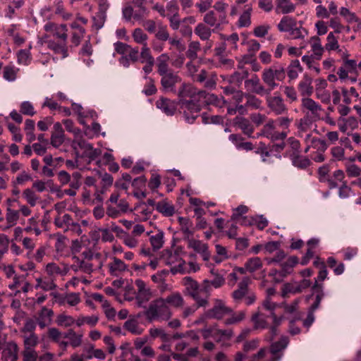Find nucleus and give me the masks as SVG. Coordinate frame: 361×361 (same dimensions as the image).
<instances>
[{"instance_id":"1","label":"nucleus","mask_w":361,"mask_h":361,"mask_svg":"<svg viewBox=\"0 0 361 361\" xmlns=\"http://www.w3.org/2000/svg\"><path fill=\"white\" fill-rule=\"evenodd\" d=\"M169 56L166 53L161 54L157 59V73L161 76V85L164 91L173 92L175 85L181 81L178 73L169 67Z\"/></svg>"},{"instance_id":"2","label":"nucleus","mask_w":361,"mask_h":361,"mask_svg":"<svg viewBox=\"0 0 361 361\" xmlns=\"http://www.w3.org/2000/svg\"><path fill=\"white\" fill-rule=\"evenodd\" d=\"M276 307L277 305L275 302H271L269 299H266L263 302L262 307L259 308L258 312L252 315V322H255L256 326L264 328L268 323L267 319L270 318L273 324L280 325L282 318L275 315L274 310Z\"/></svg>"},{"instance_id":"3","label":"nucleus","mask_w":361,"mask_h":361,"mask_svg":"<svg viewBox=\"0 0 361 361\" xmlns=\"http://www.w3.org/2000/svg\"><path fill=\"white\" fill-rule=\"evenodd\" d=\"M82 258L78 256H73V261L71 269L75 271H80L85 274H90L93 271L94 264L91 261L99 259V255L94 253L90 250H86L81 254Z\"/></svg>"},{"instance_id":"4","label":"nucleus","mask_w":361,"mask_h":361,"mask_svg":"<svg viewBox=\"0 0 361 361\" xmlns=\"http://www.w3.org/2000/svg\"><path fill=\"white\" fill-rule=\"evenodd\" d=\"M143 314L150 322L157 319L168 320L171 316V310L163 298L152 301Z\"/></svg>"},{"instance_id":"5","label":"nucleus","mask_w":361,"mask_h":361,"mask_svg":"<svg viewBox=\"0 0 361 361\" xmlns=\"http://www.w3.org/2000/svg\"><path fill=\"white\" fill-rule=\"evenodd\" d=\"M286 78V71L283 67H279V68H274L270 67L265 68L262 74V79L263 82L267 85V88L266 90L269 91V95L271 92L273 91L278 87V83L275 82V80L279 81H283Z\"/></svg>"},{"instance_id":"6","label":"nucleus","mask_w":361,"mask_h":361,"mask_svg":"<svg viewBox=\"0 0 361 361\" xmlns=\"http://www.w3.org/2000/svg\"><path fill=\"white\" fill-rule=\"evenodd\" d=\"M178 104L183 112L185 121L188 123H192L195 121L202 109V104L198 101V98L182 99L178 102Z\"/></svg>"},{"instance_id":"7","label":"nucleus","mask_w":361,"mask_h":361,"mask_svg":"<svg viewBox=\"0 0 361 361\" xmlns=\"http://www.w3.org/2000/svg\"><path fill=\"white\" fill-rule=\"evenodd\" d=\"M183 284L187 294L195 301L198 307H206L209 305L208 300L200 295V285L196 281L190 276H185L183 279Z\"/></svg>"},{"instance_id":"8","label":"nucleus","mask_w":361,"mask_h":361,"mask_svg":"<svg viewBox=\"0 0 361 361\" xmlns=\"http://www.w3.org/2000/svg\"><path fill=\"white\" fill-rule=\"evenodd\" d=\"M137 286V292L135 296L134 305L138 308H147V305L152 296V291L147 286L145 281L141 279H137L135 282Z\"/></svg>"},{"instance_id":"9","label":"nucleus","mask_w":361,"mask_h":361,"mask_svg":"<svg viewBox=\"0 0 361 361\" xmlns=\"http://www.w3.org/2000/svg\"><path fill=\"white\" fill-rule=\"evenodd\" d=\"M212 308L204 313L202 319H221L226 314L233 312V310L226 305L225 302L221 299H214Z\"/></svg>"},{"instance_id":"10","label":"nucleus","mask_w":361,"mask_h":361,"mask_svg":"<svg viewBox=\"0 0 361 361\" xmlns=\"http://www.w3.org/2000/svg\"><path fill=\"white\" fill-rule=\"evenodd\" d=\"M161 258L167 265H172L173 264L178 263L177 267L171 268V272L173 274L177 272L185 273V262L180 258L177 251L165 250L163 251Z\"/></svg>"},{"instance_id":"11","label":"nucleus","mask_w":361,"mask_h":361,"mask_svg":"<svg viewBox=\"0 0 361 361\" xmlns=\"http://www.w3.org/2000/svg\"><path fill=\"white\" fill-rule=\"evenodd\" d=\"M73 147L75 149L80 148L83 150V156L87 157L92 160L95 159L99 154L100 151L94 149L92 145L85 141L82 137L78 136L73 141Z\"/></svg>"},{"instance_id":"12","label":"nucleus","mask_w":361,"mask_h":361,"mask_svg":"<svg viewBox=\"0 0 361 361\" xmlns=\"http://www.w3.org/2000/svg\"><path fill=\"white\" fill-rule=\"evenodd\" d=\"M54 315V313L51 309L43 306L33 318L40 329H44L52 324Z\"/></svg>"},{"instance_id":"13","label":"nucleus","mask_w":361,"mask_h":361,"mask_svg":"<svg viewBox=\"0 0 361 361\" xmlns=\"http://www.w3.org/2000/svg\"><path fill=\"white\" fill-rule=\"evenodd\" d=\"M325 295L323 283H319L317 281H314L312 286V294L307 297V300H312L313 302L310 307L312 310H316L319 307L320 302Z\"/></svg>"},{"instance_id":"14","label":"nucleus","mask_w":361,"mask_h":361,"mask_svg":"<svg viewBox=\"0 0 361 361\" xmlns=\"http://www.w3.org/2000/svg\"><path fill=\"white\" fill-rule=\"evenodd\" d=\"M45 31L51 32L54 37L58 38L60 41L67 42L68 27L66 24H56L49 22L44 25Z\"/></svg>"},{"instance_id":"15","label":"nucleus","mask_w":361,"mask_h":361,"mask_svg":"<svg viewBox=\"0 0 361 361\" xmlns=\"http://www.w3.org/2000/svg\"><path fill=\"white\" fill-rule=\"evenodd\" d=\"M267 104L269 109L276 115H282L288 111V108L281 96L268 95L267 97Z\"/></svg>"},{"instance_id":"16","label":"nucleus","mask_w":361,"mask_h":361,"mask_svg":"<svg viewBox=\"0 0 361 361\" xmlns=\"http://www.w3.org/2000/svg\"><path fill=\"white\" fill-rule=\"evenodd\" d=\"M289 343L287 336H282L279 341L274 342L270 345V353L272 357L268 361H280L283 356V351L286 349Z\"/></svg>"},{"instance_id":"17","label":"nucleus","mask_w":361,"mask_h":361,"mask_svg":"<svg viewBox=\"0 0 361 361\" xmlns=\"http://www.w3.org/2000/svg\"><path fill=\"white\" fill-rule=\"evenodd\" d=\"M198 101L202 105H214L222 107L225 104L224 97L219 98L214 94L207 92L204 90H200L198 93Z\"/></svg>"},{"instance_id":"18","label":"nucleus","mask_w":361,"mask_h":361,"mask_svg":"<svg viewBox=\"0 0 361 361\" xmlns=\"http://www.w3.org/2000/svg\"><path fill=\"white\" fill-rule=\"evenodd\" d=\"M203 21L209 27H214L213 30L219 29L223 24L227 23L226 17L214 11L207 12L204 16Z\"/></svg>"},{"instance_id":"19","label":"nucleus","mask_w":361,"mask_h":361,"mask_svg":"<svg viewBox=\"0 0 361 361\" xmlns=\"http://www.w3.org/2000/svg\"><path fill=\"white\" fill-rule=\"evenodd\" d=\"M245 87L258 95H269V91L262 85L259 78L254 75L251 78L245 80Z\"/></svg>"},{"instance_id":"20","label":"nucleus","mask_w":361,"mask_h":361,"mask_svg":"<svg viewBox=\"0 0 361 361\" xmlns=\"http://www.w3.org/2000/svg\"><path fill=\"white\" fill-rule=\"evenodd\" d=\"M188 247L193 249L197 253L200 254L204 262H208L211 258V253L207 244L201 240L190 239L188 240Z\"/></svg>"},{"instance_id":"21","label":"nucleus","mask_w":361,"mask_h":361,"mask_svg":"<svg viewBox=\"0 0 361 361\" xmlns=\"http://www.w3.org/2000/svg\"><path fill=\"white\" fill-rule=\"evenodd\" d=\"M311 282L309 279H302L299 283H286L283 287L282 295L284 297L288 293H300L310 287Z\"/></svg>"},{"instance_id":"22","label":"nucleus","mask_w":361,"mask_h":361,"mask_svg":"<svg viewBox=\"0 0 361 361\" xmlns=\"http://www.w3.org/2000/svg\"><path fill=\"white\" fill-rule=\"evenodd\" d=\"M199 91L192 85L183 83L178 91V101L198 98Z\"/></svg>"},{"instance_id":"23","label":"nucleus","mask_w":361,"mask_h":361,"mask_svg":"<svg viewBox=\"0 0 361 361\" xmlns=\"http://www.w3.org/2000/svg\"><path fill=\"white\" fill-rule=\"evenodd\" d=\"M70 27L72 30L71 32V42L72 46L78 47L81 39L84 37L85 29L76 21L71 23Z\"/></svg>"},{"instance_id":"24","label":"nucleus","mask_w":361,"mask_h":361,"mask_svg":"<svg viewBox=\"0 0 361 361\" xmlns=\"http://www.w3.org/2000/svg\"><path fill=\"white\" fill-rule=\"evenodd\" d=\"M302 106L310 112V118L314 121L320 119V111L322 106L311 98H304L302 99Z\"/></svg>"},{"instance_id":"25","label":"nucleus","mask_w":361,"mask_h":361,"mask_svg":"<svg viewBox=\"0 0 361 361\" xmlns=\"http://www.w3.org/2000/svg\"><path fill=\"white\" fill-rule=\"evenodd\" d=\"M65 140L64 131L62 126L60 123L57 122L54 123L53 127V131L51 135V145L55 147H59Z\"/></svg>"},{"instance_id":"26","label":"nucleus","mask_w":361,"mask_h":361,"mask_svg":"<svg viewBox=\"0 0 361 361\" xmlns=\"http://www.w3.org/2000/svg\"><path fill=\"white\" fill-rule=\"evenodd\" d=\"M250 282V279L247 276H245L238 283V289L234 290L232 293V297L235 301L240 302L243 298H245V295L249 291L248 286Z\"/></svg>"},{"instance_id":"27","label":"nucleus","mask_w":361,"mask_h":361,"mask_svg":"<svg viewBox=\"0 0 361 361\" xmlns=\"http://www.w3.org/2000/svg\"><path fill=\"white\" fill-rule=\"evenodd\" d=\"M156 106L168 116L173 115L177 108V104L174 101L166 98L159 99L156 102Z\"/></svg>"},{"instance_id":"28","label":"nucleus","mask_w":361,"mask_h":361,"mask_svg":"<svg viewBox=\"0 0 361 361\" xmlns=\"http://www.w3.org/2000/svg\"><path fill=\"white\" fill-rule=\"evenodd\" d=\"M233 121L234 124L240 128L245 135H247L249 137H252V133H254L255 129L247 118L241 116H236Z\"/></svg>"},{"instance_id":"29","label":"nucleus","mask_w":361,"mask_h":361,"mask_svg":"<svg viewBox=\"0 0 361 361\" xmlns=\"http://www.w3.org/2000/svg\"><path fill=\"white\" fill-rule=\"evenodd\" d=\"M114 47L116 52L121 55L118 59L119 63L125 68L129 67V59L126 57V54L131 47L127 44L120 42L115 43Z\"/></svg>"},{"instance_id":"30","label":"nucleus","mask_w":361,"mask_h":361,"mask_svg":"<svg viewBox=\"0 0 361 361\" xmlns=\"http://www.w3.org/2000/svg\"><path fill=\"white\" fill-rule=\"evenodd\" d=\"M304 141L306 145L311 144L313 148L317 149V151L324 152L327 149V145L325 140L318 139L316 137H313L311 133H304L303 137Z\"/></svg>"},{"instance_id":"31","label":"nucleus","mask_w":361,"mask_h":361,"mask_svg":"<svg viewBox=\"0 0 361 361\" xmlns=\"http://www.w3.org/2000/svg\"><path fill=\"white\" fill-rule=\"evenodd\" d=\"M290 160L295 167L303 170L310 166L312 163L309 158L298 153H293L290 155Z\"/></svg>"},{"instance_id":"32","label":"nucleus","mask_w":361,"mask_h":361,"mask_svg":"<svg viewBox=\"0 0 361 361\" xmlns=\"http://www.w3.org/2000/svg\"><path fill=\"white\" fill-rule=\"evenodd\" d=\"M297 25L298 22L295 18L288 16H284L277 25V28L280 32H288Z\"/></svg>"},{"instance_id":"33","label":"nucleus","mask_w":361,"mask_h":361,"mask_svg":"<svg viewBox=\"0 0 361 361\" xmlns=\"http://www.w3.org/2000/svg\"><path fill=\"white\" fill-rule=\"evenodd\" d=\"M312 78L307 74H305L302 79L298 84V90L302 95L310 96L313 92V87L312 86Z\"/></svg>"},{"instance_id":"34","label":"nucleus","mask_w":361,"mask_h":361,"mask_svg":"<svg viewBox=\"0 0 361 361\" xmlns=\"http://www.w3.org/2000/svg\"><path fill=\"white\" fill-rule=\"evenodd\" d=\"M295 6L290 0H276V13L288 14L293 12Z\"/></svg>"},{"instance_id":"35","label":"nucleus","mask_w":361,"mask_h":361,"mask_svg":"<svg viewBox=\"0 0 361 361\" xmlns=\"http://www.w3.org/2000/svg\"><path fill=\"white\" fill-rule=\"evenodd\" d=\"M298 259L297 257H290L286 262L281 264V269L279 272V276L281 278L286 277L293 271V269L295 265L298 264Z\"/></svg>"},{"instance_id":"36","label":"nucleus","mask_w":361,"mask_h":361,"mask_svg":"<svg viewBox=\"0 0 361 361\" xmlns=\"http://www.w3.org/2000/svg\"><path fill=\"white\" fill-rule=\"evenodd\" d=\"M48 47L56 54H62L63 58L68 56L67 42L60 40L59 42H55L54 40H49L48 42Z\"/></svg>"},{"instance_id":"37","label":"nucleus","mask_w":361,"mask_h":361,"mask_svg":"<svg viewBox=\"0 0 361 361\" xmlns=\"http://www.w3.org/2000/svg\"><path fill=\"white\" fill-rule=\"evenodd\" d=\"M178 221L180 226V231L185 238H188L193 235V224L188 218L180 216L178 219Z\"/></svg>"},{"instance_id":"38","label":"nucleus","mask_w":361,"mask_h":361,"mask_svg":"<svg viewBox=\"0 0 361 361\" xmlns=\"http://www.w3.org/2000/svg\"><path fill=\"white\" fill-rule=\"evenodd\" d=\"M212 31L214 30L207 26L204 23H198L194 30L195 34L203 41H208L209 39Z\"/></svg>"},{"instance_id":"39","label":"nucleus","mask_w":361,"mask_h":361,"mask_svg":"<svg viewBox=\"0 0 361 361\" xmlns=\"http://www.w3.org/2000/svg\"><path fill=\"white\" fill-rule=\"evenodd\" d=\"M313 121L314 120L310 118L309 115H306L300 119L297 125L298 136L300 137H302L303 134L310 130Z\"/></svg>"},{"instance_id":"40","label":"nucleus","mask_w":361,"mask_h":361,"mask_svg":"<svg viewBox=\"0 0 361 361\" xmlns=\"http://www.w3.org/2000/svg\"><path fill=\"white\" fill-rule=\"evenodd\" d=\"M151 231L147 232V235L149 237V241L154 250H158L162 247L164 245V233L159 230L155 235H150Z\"/></svg>"},{"instance_id":"41","label":"nucleus","mask_w":361,"mask_h":361,"mask_svg":"<svg viewBox=\"0 0 361 361\" xmlns=\"http://www.w3.org/2000/svg\"><path fill=\"white\" fill-rule=\"evenodd\" d=\"M156 209L165 216H171L175 212L173 205L166 200L159 202L156 204Z\"/></svg>"},{"instance_id":"42","label":"nucleus","mask_w":361,"mask_h":361,"mask_svg":"<svg viewBox=\"0 0 361 361\" xmlns=\"http://www.w3.org/2000/svg\"><path fill=\"white\" fill-rule=\"evenodd\" d=\"M252 11V6L250 4H246L244 6V11L243 13L240 15L238 20V25L239 27H247L250 25V16L251 12Z\"/></svg>"},{"instance_id":"43","label":"nucleus","mask_w":361,"mask_h":361,"mask_svg":"<svg viewBox=\"0 0 361 361\" xmlns=\"http://www.w3.org/2000/svg\"><path fill=\"white\" fill-rule=\"evenodd\" d=\"M18 353V346L16 342L11 341L6 343L4 353L8 356L11 361H17Z\"/></svg>"},{"instance_id":"44","label":"nucleus","mask_w":361,"mask_h":361,"mask_svg":"<svg viewBox=\"0 0 361 361\" xmlns=\"http://www.w3.org/2000/svg\"><path fill=\"white\" fill-rule=\"evenodd\" d=\"M302 71V68L300 66V61L298 59L293 60L288 67L287 74L290 80H294L298 78V73Z\"/></svg>"},{"instance_id":"45","label":"nucleus","mask_w":361,"mask_h":361,"mask_svg":"<svg viewBox=\"0 0 361 361\" xmlns=\"http://www.w3.org/2000/svg\"><path fill=\"white\" fill-rule=\"evenodd\" d=\"M22 338L24 348L35 349L39 342V337L36 334H23Z\"/></svg>"},{"instance_id":"46","label":"nucleus","mask_w":361,"mask_h":361,"mask_svg":"<svg viewBox=\"0 0 361 361\" xmlns=\"http://www.w3.org/2000/svg\"><path fill=\"white\" fill-rule=\"evenodd\" d=\"M311 48L314 56L317 59H320L324 52V48L322 47L319 37L314 36L310 39Z\"/></svg>"},{"instance_id":"47","label":"nucleus","mask_w":361,"mask_h":361,"mask_svg":"<svg viewBox=\"0 0 361 361\" xmlns=\"http://www.w3.org/2000/svg\"><path fill=\"white\" fill-rule=\"evenodd\" d=\"M35 128V123L32 119H26L25 121L24 131L29 143H31L36 139L34 130Z\"/></svg>"},{"instance_id":"48","label":"nucleus","mask_w":361,"mask_h":361,"mask_svg":"<svg viewBox=\"0 0 361 361\" xmlns=\"http://www.w3.org/2000/svg\"><path fill=\"white\" fill-rule=\"evenodd\" d=\"M64 338L70 340V345L73 348H77L82 343V334H77L73 329H68L63 335Z\"/></svg>"},{"instance_id":"49","label":"nucleus","mask_w":361,"mask_h":361,"mask_svg":"<svg viewBox=\"0 0 361 361\" xmlns=\"http://www.w3.org/2000/svg\"><path fill=\"white\" fill-rule=\"evenodd\" d=\"M71 220V216L68 214H65L63 216L58 215L54 219V224L59 228H66L65 231H68L71 223H73Z\"/></svg>"},{"instance_id":"50","label":"nucleus","mask_w":361,"mask_h":361,"mask_svg":"<svg viewBox=\"0 0 361 361\" xmlns=\"http://www.w3.org/2000/svg\"><path fill=\"white\" fill-rule=\"evenodd\" d=\"M245 266L247 271L253 273L262 267V262L259 257H252L247 259Z\"/></svg>"},{"instance_id":"51","label":"nucleus","mask_w":361,"mask_h":361,"mask_svg":"<svg viewBox=\"0 0 361 361\" xmlns=\"http://www.w3.org/2000/svg\"><path fill=\"white\" fill-rule=\"evenodd\" d=\"M99 320V317L97 315L91 316H80L76 320L75 323L78 326H81L84 324H87L90 326H94Z\"/></svg>"},{"instance_id":"52","label":"nucleus","mask_w":361,"mask_h":361,"mask_svg":"<svg viewBox=\"0 0 361 361\" xmlns=\"http://www.w3.org/2000/svg\"><path fill=\"white\" fill-rule=\"evenodd\" d=\"M128 281L119 279L114 280V299L118 302H122L121 290L124 288L125 286H128Z\"/></svg>"},{"instance_id":"53","label":"nucleus","mask_w":361,"mask_h":361,"mask_svg":"<svg viewBox=\"0 0 361 361\" xmlns=\"http://www.w3.org/2000/svg\"><path fill=\"white\" fill-rule=\"evenodd\" d=\"M229 317L226 318L224 323L226 325L235 324L243 321L245 317V314L243 311L233 312L228 314Z\"/></svg>"},{"instance_id":"54","label":"nucleus","mask_w":361,"mask_h":361,"mask_svg":"<svg viewBox=\"0 0 361 361\" xmlns=\"http://www.w3.org/2000/svg\"><path fill=\"white\" fill-rule=\"evenodd\" d=\"M164 300L166 305L169 304L176 307H181L184 302L183 297L178 293H174L169 295L165 299H164Z\"/></svg>"},{"instance_id":"55","label":"nucleus","mask_w":361,"mask_h":361,"mask_svg":"<svg viewBox=\"0 0 361 361\" xmlns=\"http://www.w3.org/2000/svg\"><path fill=\"white\" fill-rule=\"evenodd\" d=\"M132 37L136 43L141 44L142 47L144 45L147 46L148 36L141 28H135L133 32Z\"/></svg>"},{"instance_id":"56","label":"nucleus","mask_w":361,"mask_h":361,"mask_svg":"<svg viewBox=\"0 0 361 361\" xmlns=\"http://www.w3.org/2000/svg\"><path fill=\"white\" fill-rule=\"evenodd\" d=\"M200 50V43L197 41H192L188 45V49L186 51V56L191 61L197 58V51Z\"/></svg>"},{"instance_id":"57","label":"nucleus","mask_w":361,"mask_h":361,"mask_svg":"<svg viewBox=\"0 0 361 361\" xmlns=\"http://www.w3.org/2000/svg\"><path fill=\"white\" fill-rule=\"evenodd\" d=\"M55 14L60 16L63 20H68L72 17V13L67 12L63 6V4L61 1H58L54 3Z\"/></svg>"},{"instance_id":"58","label":"nucleus","mask_w":361,"mask_h":361,"mask_svg":"<svg viewBox=\"0 0 361 361\" xmlns=\"http://www.w3.org/2000/svg\"><path fill=\"white\" fill-rule=\"evenodd\" d=\"M124 327L135 335H140L142 333V329L138 326L136 319H130L124 323Z\"/></svg>"},{"instance_id":"59","label":"nucleus","mask_w":361,"mask_h":361,"mask_svg":"<svg viewBox=\"0 0 361 361\" xmlns=\"http://www.w3.org/2000/svg\"><path fill=\"white\" fill-rule=\"evenodd\" d=\"M288 34L290 37L292 39H303L307 35V31L306 29L302 27L301 25H300V26H295L288 32Z\"/></svg>"},{"instance_id":"60","label":"nucleus","mask_w":361,"mask_h":361,"mask_svg":"<svg viewBox=\"0 0 361 361\" xmlns=\"http://www.w3.org/2000/svg\"><path fill=\"white\" fill-rule=\"evenodd\" d=\"M37 323L35 322L34 318H27L25 320L23 327L21 329L20 332L23 334H35Z\"/></svg>"},{"instance_id":"61","label":"nucleus","mask_w":361,"mask_h":361,"mask_svg":"<svg viewBox=\"0 0 361 361\" xmlns=\"http://www.w3.org/2000/svg\"><path fill=\"white\" fill-rule=\"evenodd\" d=\"M56 322L59 326L68 327L73 325L75 320L71 316L60 314L57 316Z\"/></svg>"},{"instance_id":"62","label":"nucleus","mask_w":361,"mask_h":361,"mask_svg":"<svg viewBox=\"0 0 361 361\" xmlns=\"http://www.w3.org/2000/svg\"><path fill=\"white\" fill-rule=\"evenodd\" d=\"M245 98L247 99L245 106L247 108H251L252 109H258L261 107L262 101L256 96L251 94H246Z\"/></svg>"},{"instance_id":"63","label":"nucleus","mask_w":361,"mask_h":361,"mask_svg":"<svg viewBox=\"0 0 361 361\" xmlns=\"http://www.w3.org/2000/svg\"><path fill=\"white\" fill-rule=\"evenodd\" d=\"M140 62L142 63L155 62L154 58L152 56L150 49L148 47V46L144 45L141 48Z\"/></svg>"},{"instance_id":"64","label":"nucleus","mask_w":361,"mask_h":361,"mask_svg":"<svg viewBox=\"0 0 361 361\" xmlns=\"http://www.w3.org/2000/svg\"><path fill=\"white\" fill-rule=\"evenodd\" d=\"M18 69L13 66H6L4 68L3 77L8 81H14L16 79Z\"/></svg>"}]
</instances>
